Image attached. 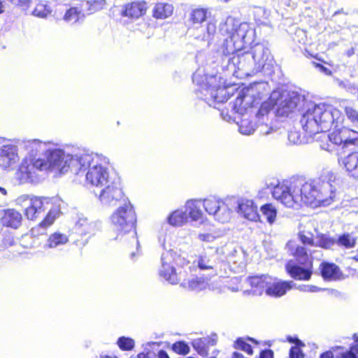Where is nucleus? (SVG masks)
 <instances>
[{"mask_svg": "<svg viewBox=\"0 0 358 358\" xmlns=\"http://www.w3.org/2000/svg\"><path fill=\"white\" fill-rule=\"evenodd\" d=\"M320 268L324 279L336 280L339 278L340 269L335 264L324 262L321 264Z\"/></svg>", "mask_w": 358, "mask_h": 358, "instance_id": "nucleus-34", "label": "nucleus"}, {"mask_svg": "<svg viewBox=\"0 0 358 358\" xmlns=\"http://www.w3.org/2000/svg\"><path fill=\"white\" fill-rule=\"evenodd\" d=\"M304 267L296 265L293 261H289L286 264V271L289 275L299 280H308L310 278L313 273V264L309 262L303 264Z\"/></svg>", "mask_w": 358, "mask_h": 358, "instance_id": "nucleus-22", "label": "nucleus"}, {"mask_svg": "<svg viewBox=\"0 0 358 358\" xmlns=\"http://www.w3.org/2000/svg\"><path fill=\"white\" fill-rule=\"evenodd\" d=\"M20 150L18 140L13 143H8L0 148V166L3 169L12 167L19 160L18 152Z\"/></svg>", "mask_w": 358, "mask_h": 358, "instance_id": "nucleus-18", "label": "nucleus"}, {"mask_svg": "<svg viewBox=\"0 0 358 358\" xmlns=\"http://www.w3.org/2000/svg\"><path fill=\"white\" fill-rule=\"evenodd\" d=\"M342 358H358V346L355 345L351 347L349 351L342 355Z\"/></svg>", "mask_w": 358, "mask_h": 358, "instance_id": "nucleus-54", "label": "nucleus"}, {"mask_svg": "<svg viewBox=\"0 0 358 358\" xmlns=\"http://www.w3.org/2000/svg\"><path fill=\"white\" fill-rule=\"evenodd\" d=\"M188 215L183 209H178L172 212L167 217L168 223L173 227H181L188 222Z\"/></svg>", "mask_w": 358, "mask_h": 358, "instance_id": "nucleus-35", "label": "nucleus"}, {"mask_svg": "<svg viewBox=\"0 0 358 358\" xmlns=\"http://www.w3.org/2000/svg\"><path fill=\"white\" fill-rule=\"evenodd\" d=\"M198 238L199 241L206 243H212L213 242L216 236L210 233H205V234H199L198 235Z\"/></svg>", "mask_w": 358, "mask_h": 358, "instance_id": "nucleus-55", "label": "nucleus"}, {"mask_svg": "<svg viewBox=\"0 0 358 358\" xmlns=\"http://www.w3.org/2000/svg\"><path fill=\"white\" fill-rule=\"evenodd\" d=\"M69 241L68 236L66 234L55 232L52 234L48 238L43 248L47 249L57 248L65 245Z\"/></svg>", "mask_w": 358, "mask_h": 358, "instance_id": "nucleus-37", "label": "nucleus"}, {"mask_svg": "<svg viewBox=\"0 0 358 358\" xmlns=\"http://www.w3.org/2000/svg\"><path fill=\"white\" fill-rule=\"evenodd\" d=\"M341 163L346 171L353 178H358V152H352L343 157Z\"/></svg>", "mask_w": 358, "mask_h": 358, "instance_id": "nucleus-30", "label": "nucleus"}, {"mask_svg": "<svg viewBox=\"0 0 358 358\" xmlns=\"http://www.w3.org/2000/svg\"><path fill=\"white\" fill-rule=\"evenodd\" d=\"M210 14V13L206 8H195L189 14V20L193 26L198 27L201 24L207 20Z\"/></svg>", "mask_w": 358, "mask_h": 358, "instance_id": "nucleus-38", "label": "nucleus"}, {"mask_svg": "<svg viewBox=\"0 0 358 358\" xmlns=\"http://www.w3.org/2000/svg\"><path fill=\"white\" fill-rule=\"evenodd\" d=\"M221 31L227 35L222 48V52L225 55H233L228 60L227 68L234 76L245 78L272 66L273 57L270 50L262 44L255 45L249 52L235 55L254 40L255 30L249 24H238L230 18L222 26Z\"/></svg>", "mask_w": 358, "mask_h": 358, "instance_id": "nucleus-1", "label": "nucleus"}, {"mask_svg": "<svg viewBox=\"0 0 358 358\" xmlns=\"http://www.w3.org/2000/svg\"><path fill=\"white\" fill-rule=\"evenodd\" d=\"M299 236L303 244L310 246L315 245V241L313 240V235L311 234L306 235L304 231H302L299 234Z\"/></svg>", "mask_w": 358, "mask_h": 358, "instance_id": "nucleus-51", "label": "nucleus"}, {"mask_svg": "<svg viewBox=\"0 0 358 358\" xmlns=\"http://www.w3.org/2000/svg\"><path fill=\"white\" fill-rule=\"evenodd\" d=\"M267 85L265 83H257L241 89L234 103V111L241 115L246 113L256 101L262 99L266 92Z\"/></svg>", "mask_w": 358, "mask_h": 358, "instance_id": "nucleus-9", "label": "nucleus"}, {"mask_svg": "<svg viewBox=\"0 0 358 358\" xmlns=\"http://www.w3.org/2000/svg\"><path fill=\"white\" fill-rule=\"evenodd\" d=\"M287 341L291 343H294L296 346L303 347L304 343L296 337L287 336Z\"/></svg>", "mask_w": 358, "mask_h": 358, "instance_id": "nucleus-58", "label": "nucleus"}, {"mask_svg": "<svg viewBox=\"0 0 358 358\" xmlns=\"http://www.w3.org/2000/svg\"><path fill=\"white\" fill-rule=\"evenodd\" d=\"M45 170L44 159L24 157L15 172V178L20 184L37 183L40 180L38 172Z\"/></svg>", "mask_w": 358, "mask_h": 358, "instance_id": "nucleus-12", "label": "nucleus"}, {"mask_svg": "<svg viewBox=\"0 0 358 358\" xmlns=\"http://www.w3.org/2000/svg\"><path fill=\"white\" fill-rule=\"evenodd\" d=\"M202 199H189L185 205V211L187 212L188 219L198 222L203 220V213L201 209Z\"/></svg>", "mask_w": 358, "mask_h": 358, "instance_id": "nucleus-26", "label": "nucleus"}, {"mask_svg": "<svg viewBox=\"0 0 358 358\" xmlns=\"http://www.w3.org/2000/svg\"><path fill=\"white\" fill-rule=\"evenodd\" d=\"M85 17V15L81 10V6L79 2H78L66 10L63 17V20L67 23L74 24L76 22L83 21Z\"/></svg>", "mask_w": 358, "mask_h": 358, "instance_id": "nucleus-28", "label": "nucleus"}, {"mask_svg": "<svg viewBox=\"0 0 358 358\" xmlns=\"http://www.w3.org/2000/svg\"><path fill=\"white\" fill-rule=\"evenodd\" d=\"M350 133V131L348 128H343L340 130H336L331 132L329 134L322 133V137L326 141H329L332 146L334 145H343V148H345L346 141H350L347 138L348 134Z\"/></svg>", "mask_w": 358, "mask_h": 358, "instance_id": "nucleus-27", "label": "nucleus"}, {"mask_svg": "<svg viewBox=\"0 0 358 358\" xmlns=\"http://www.w3.org/2000/svg\"><path fill=\"white\" fill-rule=\"evenodd\" d=\"M345 114L353 126L358 127V111L351 106L345 108Z\"/></svg>", "mask_w": 358, "mask_h": 358, "instance_id": "nucleus-48", "label": "nucleus"}, {"mask_svg": "<svg viewBox=\"0 0 358 358\" xmlns=\"http://www.w3.org/2000/svg\"><path fill=\"white\" fill-rule=\"evenodd\" d=\"M22 220V215L18 211L15 209H8L4 212L2 223L7 227L17 229L21 225Z\"/></svg>", "mask_w": 358, "mask_h": 358, "instance_id": "nucleus-32", "label": "nucleus"}, {"mask_svg": "<svg viewBox=\"0 0 358 358\" xmlns=\"http://www.w3.org/2000/svg\"><path fill=\"white\" fill-rule=\"evenodd\" d=\"M293 285L292 281H282L271 276L269 285L266 289V294L272 297H280L285 295Z\"/></svg>", "mask_w": 358, "mask_h": 358, "instance_id": "nucleus-24", "label": "nucleus"}, {"mask_svg": "<svg viewBox=\"0 0 358 358\" xmlns=\"http://www.w3.org/2000/svg\"><path fill=\"white\" fill-rule=\"evenodd\" d=\"M288 140L293 144H300L302 143L300 135L298 131H291L288 134Z\"/></svg>", "mask_w": 358, "mask_h": 358, "instance_id": "nucleus-53", "label": "nucleus"}, {"mask_svg": "<svg viewBox=\"0 0 358 358\" xmlns=\"http://www.w3.org/2000/svg\"><path fill=\"white\" fill-rule=\"evenodd\" d=\"M172 5L166 3H157L153 9V16L157 19H166L173 13Z\"/></svg>", "mask_w": 358, "mask_h": 358, "instance_id": "nucleus-40", "label": "nucleus"}, {"mask_svg": "<svg viewBox=\"0 0 358 358\" xmlns=\"http://www.w3.org/2000/svg\"><path fill=\"white\" fill-rule=\"evenodd\" d=\"M233 198L222 199L217 196H209L202 200L205 211L215 220L227 222L232 214Z\"/></svg>", "mask_w": 358, "mask_h": 358, "instance_id": "nucleus-11", "label": "nucleus"}, {"mask_svg": "<svg viewBox=\"0 0 358 358\" xmlns=\"http://www.w3.org/2000/svg\"><path fill=\"white\" fill-rule=\"evenodd\" d=\"M167 236L159 237V242L162 245L163 249L165 250L162 252L161 257L162 266L159 269V275L165 280L172 285L178 284L181 280L183 275V271H180L176 272L175 268L171 264L173 261H176L177 264L182 266L184 262L183 259L178 257L175 259V253L169 245H167Z\"/></svg>", "mask_w": 358, "mask_h": 358, "instance_id": "nucleus-8", "label": "nucleus"}, {"mask_svg": "<svg viewBox=\"0 0 358 358\" xmlns=\"http://www.w3.org/2000/svg\"><path fill=\"white\" fill-rule=\"evenodd\" d=\"M219 259L216 252H203L196 257L193 266L201 271H208V276L212 278L218 273Z\"/></svg>", "mask_w": 358, "mask_h": 358, "instance_id": "nucleus-17", "label": "nucleus"}, {"mask_svg": "<svg viewBox=\"0 0 358 358\" xmlns=\"http://www.w3.org/2000/svg\"><path fill=\"white\" fill-rule=\"evenodd\" d=\"M336 243L346 248H352L355 245L356 238L350 234L346 233L339 236L336 241Z\"/></svg>", "mask_w": 358, "mask_h": 358, "instance_id": "nucleus-44", "label": "nucleus"}, {"mask_svg": "<svg viewBox=\"0 0 358 358\" xmlns=\"http://www.w3.org/2000/svg\"><path fill=\"white\" fill-rule=\"evenodd\" d=\"M336 178L334 172L327 171L311 181H282L273 187L272 196L285 207L293 209H298L302 204L313 208L329 206L338 199Z\"/></svg>", "mask_w": 358, "mask_h": 358, "instance_id": "nucleus-2", "label": "nucleus"}, {"mask_svg": "<svg viewBox=\"0 0 358 358\" xmlns=\"http://www.w3.org/2000/svg\"><path fill=\"white\" fill-rule=\"evenodd\" d=\"M350 133L348 134L347 138L351 141H346V146L349 145H358V132L350 129Z\"/></svg>", "mask_w": 358, "mask_h": 358, "instance_id": "nucleus-52", "label": "nucleus"}, {"mask_svg": "<svg viewBox=\"0 0 358 358\" xmlns=\"http://www.w3.org/2000/svg\"><path fill=\"white\" fill-rule=\"evenodd\" d=\"M16 204L24 209L25 217L29 220H36L43 215L50 199L29 194L19 196L15 200Z\"/></svg>", "mask_w": 358, "mask_h": 358, "instance_id": "nucleus-13", "label": "nucleus"}, {"mask_svg": "<svg viewBox=\"0 0 358 358\" xmlns=\"http://www.w3.org/2000/svg\"><path fill=\"white\" fill-rule=\"evenodd\" d=\"M336 243V240L325 234H320L315 238V245L324 249H330Z\"/></svg>", "mask_w": 358, "mask_h": 358, "instance_id": "nucleus-42", "label": "nucleus"}, {"mask_svg": "<svg viewBox=\"0 0 358 358\" xmlns=\"http://www.w3.org/2000/svg\"><path fill=\"white\" fill-rule=\"evenodd\" d=\"M147 9V3L145 1L132 2L124 6L121 10V15L133 21L143 16Z\"/></svg>", "mask_w": 358, "mask_h": 358, "instance_id": "nucleus-23", "label": "nucleus"}, {"mask_svg": "<svg viewBox=\"0 0 358 358\" xmlns=\"http://www.w3.org/2000/svg\"><path fill=\"white\" fill-rule=\"evenodd\" d=\"M232 210L237 205L238 213H241L245 218L250 221H257L259 219V215L257 212V207L255 205L252 200L248 199H241L236 200L233 199Z\"/></svg>", "mask_w": 358, "mask_h": 358, "instance_id": "nucleus-19", "label": "nucleus"}, {"mask_svg": "<svg viewBox=\"0 0 358 358\" xmlns=\"http://www.w3.org/2000/svg\"><path fill=\"white\" fill-rule=\"evenodd\" d=\"M159 358H170L167 354V352L163 350H161L158 352Z\"/></svg>", "mask_w": 358, "mask_h": 358, "instance_id": "nucleus-64", "label": "nucleus"}, {"mask_svg": "<svg viewBox=\"0 0 358 358\" xmlns=\"http://www.w3.org/2000/svg\"><path fill=\"white\" fill-rule=\"evenodd\" d=\"M110 221L113 229L117 232L114 240H122V237L129 233L131 234V243L136 246V252H132L130 254L131 259H134L139 254L140 243L136 236V232L133 231L136 221V214L129 200L120 204L110 216Z\"/></svg>", "mask_w": 358, "mask_h": 358, "instance_id": "nucleus-5", "label": "nucleus"}, {"mask_svg": "<svg viewBox=\"0 0 358 358\" xmlns=\"http://www.w3.org/2000/svg\"><path fill=\"white\" fill-rule=\"evenodd\" d=\"M271 276L268 275L251 276L247 278V282L251 286V292L254 295H262L269 285Z\"/></svg>", "mask_w": 358, "mask_h": 358, "instance_id": "nucleus-25", "label": "nucleus"}, {"mask_svg": "<svg viewBox=\"0 0 358 358\" xmlns=\"http://www.w3.org/2000/svg\"><path fill=\"white\" fill-rule=\"evenodd\" d=\"M85 15L93 14L106 6V0H81L79 1Z\"/></svg>", "mask_w": 358, "mask_h": 358, "instance_id": "nucleus-33", "label": "nucleus"}, {"mask_svg": "<svg viewBox=\"0 0 358 358\" xmlns=\"http://www.w3.org/2000/svg\"><path fill=\"white\" fill-rule=\"evenodd\" d=\"M193 83L197 85L196 96L211 106L217 103H223L229 98L228 89L222 86L216 76H208L198 70L192 76Z\"/></svg>", "mask_w": 358, "mask_h": 358, "instance_id": "nucleus-6", "label": "nucleus"}, {"mask_svg": "<svg viewBox=\"0 0 358 358\" xmlns=\"http://www.w3.org/2000/svg\"><path fill=\"white\" fill-rule=\"evenodd\" d=\"M301 347L294 346L292 347L289 350L290 358H303V354L300 349Z\"/></svg>", "mask_w": 358, "mask_h": 358, "instance_id": "nucleus-56", "label": "nucleus"}, {"mask_svg": "<svg viewBox=\"0 0 358 358\" xmlns=\"http://www.w3.org/2000/svg\"><path fill=\"white\" fill-rule=\"evenodd\" d=\"M260 211L270 224H273L275 222L277 215V210L273 204L266 203L263 205L260 208Z\"/></svg>", "mask_w": 358, "mask_h": 358, "instance_id": "nucleus-41", "label": "nucleus"}, {"mask_svg": "<svg viewBox=\"0 0 358 358\" xmlns=\"http://www.w3.org/2000/svg\"><path fill=\"white\" fill-rule=\"evenodd\" d=\"M184 263L182 267L184 268L183 275L180 282V286L183 288L190 291L200 292L205 289L208 285V281L211 278L208 275L206 278L202 276H196L191 275L187 277L188 271H191L192 266L189 265V262L186 259H182Z\"/></svg>", "mask_w": 358, "mask_h": 358, "instance_id": "nucleus-16", "label": "nucleus"}, {"mask_svg": "<svg viewBox=\"0 0 358 358\" xmlns=\"http://www.w3.org/2000/svg\"><path fill=\"white\" fill-rule=\"evenodd\" d=\"M222 252L229 262L233 263L239 267L244 266L245 253L239 246L231 243L226 244L222 248Z\"/></svg>", "mask_w": 358, "mask_h": 358, "instance_id": "nucleus-21", "label": "nucleus"}, {"mask_svg": "<svg viewBox=\"0 0 358 358\" xmlns=\"http://www.w3.org/2000/svg\"><path fill=\"white\" fill-rule=\"evenodd\" d=\"M315 66L317 68H318V69L324 73L325 75H331V70H329L328 68L324 66L323 65L320 64H316Z\"/></svg>", "mask_w": 358, "mask_h": 358, "instance_id": "nucleus-60", "label": "nucleus"}, {"mask_svg": "<svg viewBox=\"0 0 358 358\" xmlns=\"http://www.w3.org/2000/svg\"><path fill=\"white\" fill-rule=\"evenodd\" d=\"M59 213L60 210L57 207H53L50 209L45 218L39 224L40 227L46 228L50 226L55 222V219L59 216Z\"/></svg>", "mask_w": 358, "mask_h": 358, "instance_id": "nucleus-43", "label": "nucleus"}, {"mask_svg": "<svg viewBox=\"0 0 358 358\" xmlns=\"http://www.w3.org/2000/svg\"><path fill=\"white\" fill-rule=\"evenodd\" d=\"M306 101L303 96L297 92H283L275 103L277 115L288 116L296 110H301L305 106Z\"/></svg>", "mask_w": 358, "mask_h": 358, "instance_id": "nucleus-15", "label": "nucleus"}, {"mask_svg": "<svg viewBox=\"0 0 358 358\" xmlns=\"http://www.w3.org/2000/svg\"><path fill=\"white\" fill-rule=\"evenodd\" d=\"M85 150H80L75 155H70L62 149L48 148L46 150L45 159V170L55 175L64 174L69 171L79 175L80 162L85 155Z\"/></svg>", "mask_w": 358, "mask_h": 358, "instance_id": "nucleus-7", "label": "nucleus"}, {"mask_svg": "<svg viewBox=\"0 0 358 358\" xmlns=\"http://www.w3.org/2000/svg\"><path fill=\"white\" fill-rule=\"evenodd\" d=\"M216 24L213 21H209L207 23L206 27L201 34H195V38L206 42L209 45L213 40L214 36L216 33Z\"/></svg>", "mask_w": 358, "mask_h": 358, "instance_id": "nucleus-39", "label": "nucleus"}, {"mask_svg": "<svg viewBox=\"0 0 358 358\" xmlns=\"http://www.w3.org/2000/svg\"><path fill=\"white\" fill-rule=\"evenodd\" d=\"M173 350L178 354L187 355L189 352V347L185 342L179 341L173 345Z\"/></svg>", "mask_w": 358, "mask_h": 358, "instance_id": "nucleus-50", "label": "nucleus"}, {"mask_svg": "<svg viewBox=\"0 0 358 358\" xmlns=\"http://www.w3.org/2000/svg\"><path fill=\"white\" fill-rule=\"evenodd\" d=\"M50 13L51 10L47 5L43 3H38L35 7L32 14L38 17L45 18L50 14Z\"/></svg>", "mask_w": 358, "mask_h": 358, "instance_id": "nucleus-47", "label": "nucleus"}, {"mask_svg": "<svg viewBox=\"0 0 358 358\" xmlns=\"http://www.w3.org/2000/svg\"><path fill=\"white\" fill-rule=\"evenodd\" d=\"M259 358H273V352L271 350H266L261 352Z\"/></svg>", "mask_w": 358, "mask_h": 358, "instance_id": "nucleus-59", "label": "nucleus"}, {"mask_svg": "<svg viewBox=\"0 0 358 358\" xmlns=\"http://www.w3.org/2000/svg\"><path fill=\"white\" fill-rule=\"evenodd\" d=\"M344 87L351 93H355L358 89L354 84L351 83H348L347 85H345Z\"/></svg>", "mask_w": 358, "mask_h": 358, "instance_id": "nucleus-62", "label": "nucleus"}, {"mask_svg": "<svg viewBox=\"0 0 358 358\" xmlns=\"http://www.w3.org/2000/svg\"><path fill=\"white\" fill-rule=\"evenodd\" d=\"M117 344L122 350L128 351L134 348L135 343L129 337L121 336L118 338Z\"/></svg>", "mask_w": 358, "mask_h": 358, "instance_id": "nucleus-46", "label": "nucleus"}, {"mask_svg": "<svg viewBox=\"0 0 358 358\" xmlns=\"http://www.w3.org/2000/svg\"><path fill=\"white\" fill-rule=\"evenodd\" d=\"M20 150L27 151L29 155L28 158H35V156L39 153L44 152L50 148V142L41 141L38 139L31 140H18Z\"/></svg>", "mask_w": 358, "mask_h": 358, "instance_id": "nucleus-20", "label": "nucleus"}, {"mask_svg": "<svg viewBox=\"0 0 358 358\" xmlns=\"http://www.w3.org/2000/svg\"><path fill=\"white\" fill-rule=\"evenodd\" d=\"M319 138L321 139V143L320 146L322 150L329 152L332 151L334 150V146H332L329 141H326L325 140H324L323 138L322 137V134L320 136Z\"/></svg>", "mask_w": 358, "mask_h": 358, "instance_id": "nucleus-57", "label": "nucleus"}, {"mask_svg": "<svg viewBox=\"0 0 358 358\" xmlns=\"http://www.w3.org/2000/svg\"><path fill=\"white\" fill-rule=\"evenodd\" d=\"M320 289L316 286L313 285H306L304 286L303 291L305 292H317Z\"/></svg>", "mask_w": 358, "mask_h": 358, "instance_id": "nucleus-61", "label": "nucleus"}, {"mask_svg": "<svg viewBox=\"0 0 358 358\" xmlns=\"http://www.w3.org/2000/svg\"><path fill=\"white\" fill-rule=\"evenodd\" d=\"M309 252L310 257L306 248L303 246L297 245L293 252V255L296 258L299 263L301 264H307L309 262H312V259L317 257V256L315 255H316L317 252L320 253V251Z\"/></svg>", "mask_w": 358, "mask_h": 358, "instance_id": "nucleus-36", "label": "nucleus"}, {"mask_svg": "<svg viewBox=\"0 0 358 358\" xmlns=\"http://www.w3.org/2000/svg\"><path fill=\"white\" fill-rule=\"evenodd\" d=\"M320 358H334L333 352L331 351H327L323 352L320 355Z\"/></svg>", "mask_w": 358, "mask_h": 358, "instance_id": "nucleus-63", "label": "nucleus"}, {"mask_svg": "<svg viewBox=\"0 0 358 358\" xmlns=\"http://www.w3.org/2000/svg\"><path fill=\"white\" fill-rule=\"evenodd\" d=\"M239 131L243 135H250L255 130V125L248 119L243 118L238 125Z\"/></svg>", "mask_w": 358, "mask_h": 358, "instance_id": "nucleus-45", "label": "nucleus"}, {"mask_svg": "<svg viewBox=\"0 0 358 358\" xmlns=\"http://www.w3.org/2000/svg\"><path fill=\"white\" fill-rule=\"evenodd\" d=\"M234 348L236 349L241 350L248 355H252L253 351L251 345L247 343L243 338H237L234 343Z\"/></svg>", "mask_w": 358, "mask_h": 358, "instance_id": "nucleus-49", "label": "nucleus"}, {"mask_svg": "<svg viewBox=\"0 0 358 358\" xmlns=\"http://www.w3.org/2000/svg\"><path fill=\"white\" fill-rule=\"evenodd\" d=\"M94 194L101 204L106 206H115L129 200L124 194L119 178L95 189Z\"/></svg>", "mask_w": 358, "mask_h": 358, "instance_id": "nucleus-14", "label": "nucleus"}, {"mask_svg": "<svg viewBox=\"0 0 358 358\" xmlns=\"http://www.w3.org/2000/svg\"><path fill=\"white\" fill-rule=\"evenodd\" d=\"M80 160L79 174H85L86 182L96 189L118 178L109 171V159L102 155L85 150Z\"/></svg>", "mask_w": 358, "mask_h": 358, "instance_id": "nucleus-4", "label": "nucleus"}, {"mask_svg": "<svg viewBox=\"0 0 358 358\" xmlns=\"http://www.w3.org/2000/svg\"><path fill=\"white\" fill-rule=\"evenodd\" d=\"M301 110L300 122L303 130L310 137L328 131L341 119L339 110L324 103L315 104L307 100Z\"/></svg>", "mask_w": 358, "mask_h": 358, "instance_id": "nucleus-3", "label": "nucleus"}, {"mask_svg": "<svg viewBox=\"0 0 358 358\" xmlns=\"http://www.w3.org/2000/svg\"><path fill=\"white\" fill-rule=\"evenodd\" d=\"M215 340L210 337H203L194 339L192 344L194 349L201 357H206L208 354L209 346L215 345Z\"/></svg>", "mask_w": 358, "mask_h": 358, "instance_id": "nucleus-31", "label": "nucleus"}, {"mask_svg": "<svg viewBox=\"0 0 358 358\" xmlns=\"http://www.w3.org/2000/svg\"><path fill=\"white\" fill-rule=\"evenodd\" d=\"M271 110V106L268 103H263L256 114V118L259 122V131L264 134H268L269 130H267V122L268 121V114Z\"/></svg>", "mask_w": 358, "mask_h": 358, "instance_id": "nucleus-29", "label": "nucleus"}, {"mask_svg": "<svg viewBox=\"0 0 358 358\" xmlns=\"http://www.w3.org/2000/svg\"><path fill=\"white\" fill-rule=\"evenodd\" d=\"M101 229V221L90 220L84 215H78L72 228L73 234L77 236L74 238V243L79 247H83Z\"/></svg>", "mask_w": 358, "mask_h": 358, "instance_id": "nucleus-10", "label": "nucleus"}]
</instances>
